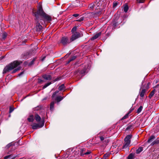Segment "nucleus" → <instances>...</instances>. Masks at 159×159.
<instances>
[{
    "label": "nucleus",
    "instance_id": "nucleus-1",
    "mask_svg": "<svg viewBox=\"0 0 159 159\" xmlns=\"http://www.w3.org/2000/svg\"><path fill=\"white\" fill-rule=\"evenodd\" d=\"M33 14L34 16L35 15H37L38 19H39L40 23L42 24L45 23L46 22H49L52 20L51 17L43 11L41 6L39 7L36 11H33Z\"/></svg>",
    "mask_w": 159,
    "mask_h": 159
},
{
    "label": "nucleus",
    "instance_id": "nucleus-2",
    "mask_svg": "<svg viewBox=\"0 0 159 159\" xmlns=\"http://www.w3.org/2000/svg\"><path fill=\"white\" fill-rule=\"evenodd\" d=\"M101 4L102 2L100 1L98 2H95L93 3L90 5L89 8L91 10H92L94 8H95V12L92 13V16L97 17L101 14L102 9V8H101Z\"/></svg>",
    "mask_w": 159,
    "mask_h": 159
},
{
    "label": "nucleus",
    "instance_id": "nucleus-3",
    "mask_svg": "<svg viewBox=\"0 0 159 159\" xmlns=\"http://www.w3.org/2000/svg\"><path fill=\"white\" fill-rule=\"evenodd\" d=\"M22 62L21 61H15L6 66L4 69L3 73L4 74L8 71L14 69L19 65Z\"/></svg>",
    "mask_w": 159,
    "mask_h": 159
},
{
    "label": "nucleus",
    "instance_id": "nucleus-4",
    "mask_svg": "<svg viewBox=\"0 0 159 159\" xmlns=\"http://www.w3.org/2000/svg\"><path fill=\"white\" fill-rule=\"evenodd\" d=\"M132 136L131 135H127L124 139V144L123 146V148H126L129 146Z\"/></svg>",
    "mask_w": 159,
    "mask_h": 159
},
{
    "label": "nucleus",
    "instance_id": "nucleus-5",
    "mask_svg": "<svg viewBox=\"0 0 159 159\" xmlns=\"http://www.w3.org/2000/svg\"><path fill=\"white\" fill-rule=\"evenodd\" d=\"M35 18L34 19L35 22L36 24V30L38 31H41L42 30V26L40 25V22L39 19H38V16L35 15Z\"/></svg>",
    "mask_w": 159,
    "mask_h": 159
},
{
    "label": "nucleus",
    "instance_id": "nucleus-6",
    "mask_svg": "<svg viewBox=\"0 0 159 159\" xmlns=\"http://www.w3.org/2000/svg\"><path fill=\"white\" fill-rule=\"evenodd\" d=\"M44 125V121H41L39 124L34 123L33 125H31L32 128L33 129H37L38 128L42 127Z\"/></svg>",
    "mask_w": 159,
    "mask_h": 159
},
{
    "label": "nucleus",
    "instance_id": "nucleus-7",
    "mask_svg": "<svg viewBox=\"0 0 159 159\" xmlns=\"http://www.w3.org/2000/svg\"><path fill=\"white\" fill-rule=\"evenodd\" d=\"M72 35L70 39V41H73L81 37V34L79 32H76L72 33Z\"/></svg>",
    "mask_w": 159,
    "mask_h": 159
},
{
    "label": "nucleus",
    "instance_id": "nucleus-8",
    "mask_svg": "<svg viewBox=\"0 0 159 159\" xmlns=\"http://www.w3.org/2000/svg\"><path fill=\"white\" fill-rule=\"evenodd\" d=\"M71 41H70L68 38L66 37H64L62 38L60 43H62L63 45H65L67 44L70 43Z\"/></svg>",
    "mask_w": 159,
    "mask_h": 159
},
{
    "label": "nucleus",
    "instance_id": "nucleus-9",
    "mask_svg": "<svg viewBox=\"0 0 159 159\" xmlns=\"http://www.w3.org/2000/svg\"><path fill=\"white\" fill-rule=\"evenodd\" d=\"M101 32H99L95 35H94V36H93L92 37L91 39V40H94V39H95L98 38L99 36L101 35Z\"/></svg>",
    "mask_w": 159,
    "mask_h": 159
},
{
    "label": "nucleus",
    "instance_id": "nucleus-10",
    "mask_svg": "<svg viewBox=\"0 0 159 159\" xmlns=\"http://www.w3.org/2000/svg\"><path fill=\"white\" fill-rule=\"evenodd\" d=\"M43 78L47 80H49L51 79L52 77L50 75H43Z\"/></svg>",
    "mask_w": 159,
    "mask_h": 159
},
{
    "label": "nucleus",
    "instance_id": "nucleus-11",
    "mask_svg": "<svg viewBox=\"0 0 159 159\" xmlns=\"http://www.w3.org/2000/svg\"><path fill=\"white\" fill-rule=\"evenodd\" d=\"M157 92V91L156 89H154V90H153L151 92L149 95L148 96V97L150 98H152V97H153V96L154 95V94L156 92Z\"/></svg>",
    "mask_w": 159,
    "mask_h": 159
},
{
    "label": "nucleus",
    "instance_id": "nucleus-12",
    "mask_svg": "<svg viewBox=\"0 0 159 159\" xmlns=\"http://www.w3.org/2000/svg\"><path fill=\"white\" fill-rule=\"evenodd\" d=\"M34 118L37 122H41V117L38 114H36L35 115Z\"/></svg>",
    "mask_w": 159,
    "mask_h": 159
},
{
    "label": "nucleus",
    "instance_id": "nucleus-13",
    "mask_svg": "<svg viewBox=\"0 0 159 159\" xmlns=\"http://www.w3.org/2000/svg\"><path fill=\"white\" fill-rule=\"evenodd\" d=\"M146 92V90L145 89H143L140 93V96L141 97H143L144 96Z\"/></svg>",
    "mask_w": 159,
    "mask_h": 159
},
{
    "label": "nucleus",
    "instance_id": "nucleus-14",
    "mask_svg": "<svg viewBox=\"0 0 159 159\" xmlns=\"http://www.w3.org/2000/svg\"><path fill=\"white\" fill-rule=\"evenodd\" d=\"M30 122H32L34 121V116L31 115L30 116V117L27 119Z\"/></svg>",
    "mask_w": 159,
    "mask_h": 159
},
{
    "label": "nucleus",
    "instance_id": "nucleus-15",
    "mask_svg": "<svg viewBox=\"0 0 159 159\" xmlns=\"http://www.w3.org/2000/svg\"><path fill=\"white\" fill-rule=\"evenodd\" d=\"M155 139V137L154 135L151 136L148 140L147 142L150 143L152 142Z\"/></svg>",
    "mask_w": 159,
    "mask_h": 159
},
{
    "label": "nucleus",
    "instance_id": "nucleus-16",
    "mask_svg": "<svg viewBox=\"0 0 159 159\" xmlns=\"http://www.w3.org/2000/svg\"><path fill=\"white\" fill-rule=\"evenodd\" d=\"M63 98V97H62L61 96H58L56 98L55 100H56L57 102H59L62 100Z\"/></svg>",
    "mask_w": 159,
    "mask_h": 159
},
{
    "label": "nucleus",
    "instance_id": "nucleus-17",
    "mask_svg": "<svg viewBox=\"0 0 159 159\" xmlns=\"http://www.w3.org/2000/svg\"><path fill=\"white\" fill-rule=\"evenodd\" d=\"M124 11L126 12L129 9V7L128 5L126 4H125L124 6Z\"/></svg>",
    "mask_w": 159,
    "mask_h": 159
},
{
    "label": "nucleus",
    "instance_id": "nucleus-18",
    "mask_svg": "<svg viewBox=\"0 0 159 159\" xmlns=\"http://www.w3.org/2000/svg\"><path fill=\"white\" fill-rule=\"evenodd\" d=\"M55 102H52L50 103V110L52 111L54 109V106Z\"/></svg>",
    "mask_w": 159,
    "mask_h": 159
},
{
    "label": "nucleus",
    "instance_id": "nucleus-19",
    "mask_svg": "<svg viewBox=\"0 0 159 159\" xmlns=\"http://www.w3.org/2000/svg\"><path fill=\"white\" fill-rule=\"evenodd\" d=\"M143 150V148L142 147H139L136 151L137 154H139Z\"/></svg>",
    "mask_w": 159,
    "mask_h": 159
},
{
    "label": "nucleus",
    "instance_id": "nucleus-20",
    "mask_svg": "<svg viewBox=\"0 0 159 159\" xmlns=\"http://www.w3.org/2000/svg\"><path fill=\"white\" fill-rule=\"evenodd\" d=\"M77 30V27L76 26H74L73 27V28L71 30V32L72 33H74L76 32H76V30Z\"/></svg>",
    "mask_w": 159,
    "mask_h": 159
},
{
    "label": "nucleus",
    "instance_id": "nucleus-21",
    "mask_svg": "<svg viewBox=\"0 0 159 159\" xmlns=\"http://www.w3.org/2000/svg\"><path fill=\"white\" fill-rule=\"evenodd\" d=\"M65 85L64 84H63L60 86L59 87V90L60 91L64 89Z\"/></svg>",
    "mask_w": 159,
    "mask_h": 159
},
{
    "label": "nucleus",
    "instance_id": "nucleus-22",
    "mask_svg": "<svg viewBox=\"0 0 159 159\" xmlns=\"http://www.w3.org/2000/svg\"><path fill=\"white\" fill-rule=\"evenodd\" d=\"M52 84V82H49L48 83H47L46 84H45L44 85L43 87V89H44L45 88H46L50 84Z\"/></svg>",
    "mask_w": 159,
    "mask_h": 159
},
{
    "label": "nucleus",
    "instance_id": "nucleus-23",
    "mask_svg": "<svg viewBox=\"0 0 159 159\" xmlns=\"http://www.w3.org/2000/svg\"><path fill=\"white\" fill-rule=\"evenodd\" d=\"M143 107L142 106H140L139 108L137 109V113H140L142 111V109H143Z\"/></svg>",
    "mask_w": 159,
    "mask_h": 159
},
{
    "label": "nucleus",
    "instance_id": "nucleus-24",
    "mask_svg": "<svg viewBox=\"0 0 159 159\" xmlns=\"http://www.w3.org/2000/svg\"><path fill=\"white\" fill-rule=\"evenodd\" d=\"M134 157V154L131 153L128 156V159H133Z\"/></svg>",
    "mask_w": 159,
    "mask_h": 159
},
{
    "label": "nucleus",
    "instance_id": "nucleus-25",
    "mask_svg": "<svg viewBox=\"0 0 159 159\" xmlns=\"http://www.w3.org/2000/svg\"><path fill=\"white\" fill-rule=\"evenodd\" d=\"M59 92V91H56L52 95V98H54L56 95Z\"/></svg>",
    "mask_w": 159,
    "mask_h": 159
},
{
    "label": "nucleus",
    "instance_id": "nucleus-26",
    "mask_svg": "<svg viewBox=\"0 0 159 159\" xmlns=\"http://www.w3.org/2000/svg\"><path fill=\"white\" fill-rule=\"evenodd\" d=\"M21 69V67H19L17 68L14 69L12 71V73H14L16 72L17 71L20 70Z\"/></svg>",
    "mask_w": 159,
    "mask_h": 159
},
{
    "label": "nucleus",
    "instance_id": "nucleus-27",
    "mask_svg": "<svg viewBox=\"0 0 159 159\" xmlns=\"http://www.w3.org/2000/svg\"><path fill=\"white\" fill-rule=\"evenodd\" d=\"M110 155L109 153H106L103 156V159H106L107 157L109 156Z\"/></svg>",
    "mask_w": 159,
    "mask_h": 159
},
{
    "label": "nucleus",
    "instance_id": "nucleus-28",
    "mask_svg": "<svg viewBox=\"0 0 159 159\" xmlns=\"http://www.w3.org/2000/svg\"><path fill=\"white\" fill-rule=\"evenodd\" d=\"M159 143V141L158 140H155L153 142H152V143L151 144V145H153L155 144H157Z\"/></svg>",
    "mask_w": 159,
    "mask_h": 159
},
{
    "label": "nucleus",
    "instance_id": "nucleus-29",
    "mask_svg": "<svg viewBox=\"0 0 159 159\" xmlns=\"http://www.w3.org/2000/svg\"><path fill=\"white\" fill-rule=\"evenodd\" d=\"M61 79V77H59L56 78L53 81H52V83H53L54 82H56V81H57Z\"/></svg>",
    "mask_w": 159,
    "mask_h": 159
},
{
    "label": "nucleus",
    "instance_id": "nucleus-30",
    "mask_svg": "<svg viewBox=\"0 0 159 159\" xmlns=\"http://www.w3.org/2000/svg\"><path fill=\"white\" fill-rule=\"evenodd\" d=\"M76 58V57L75 56H73L71 58H70V59L69 60V61H68V63H69L71 61L74 60Z\"/></svg>",
    "mask_w": 159,
    "mask_h": 159
},
{
    "label": "nucleus",
    "instance_id": "nucleus-31",
    "mask_svg": "<svg viewBox=\"0 0 159 159\" xmlns=\"http://www.w3.org/2000/svg\"><path fill=\"white\" fill-rule=\"evenodd\" d=\"M84 18L83 17H80L79 19L76 20V21L81 22L84 20Z\"/></svg>",
    "mask_w": 159,
    "mask_h": 159
},
{
    "label": "nucleus",
    "instance_id": "nucleus-32",
    "mask_svg": "<svg viewBox=\"0 0 159 159\" xmlns=\"http://www.w3.org/2000/svg\"><path fill=\"white\" fill-rule=\"evenodd\" d=\"M86 70L85 69H84L83 70H81L80 72V73L81 74L83 75L84 74Z\"/></svg>",
    "mask_w": 159,
    "mask_h": 159
},
{
    "label": "nucleus",
    "instance_id": "nucleus-33",
    "mask_svg": "<svg viewBox=\"0 0 159 159\" xmlns=\"http://www.w3.org/2000/svg\"><path fill=\"white\" fill-rule=\"evenodd\" d=\"M137 2L138 3H143L144 2V0H137Z\"/></svg>",
    "mask_w": 159,
    "mask_h": 159
},
{
    "label": "nucleus",
    "instance_id": "nucleus-34",
    "mask_svg": "<svg viewBox=\"0 0 159 159\" xmlns=\"http://www.w3.org/2000/svg\"><path fill=\"white\" fill-rule=\"evenodd\" d=\"M44 81L40 79H38V82L40 84H42Z\"/></svg>",
    "mask_w": 159,
    "mask_h": 159
},
{
    "label": "nucleus",
    "instance_id": "nucleus-35",
    "mask_svg": "<svg viewBox=\"0 0 159 159\" xmlns=\"http://www.w3.org/2000/svg\"><path fill=\"white\" fill-rule=\"evenodd\" d=\"M90 153H91V152L90 151H88V152H86L84 154H83L82 153H81V155L82 156L84 154H85V155L89 154Z\"/></svg>",
    "mask_w": 159,
    "mask_h": 159
},
{
    "label": "nucleus",
    "instance_id": "nucleus-36",
    "mask_svg": "<svg viewBox=\"0 0 159 159\" xmlns=\"http://www.w3.org/2000/svg\"><path fill=\"white\" fill-rule=\"evenodd\" d=\"M128 116V114H126L125 116L122 117V119H125L127 118Z\"/></svg>",
    "mask_w": 159,
    "mask_h": 159
},
{
    "label": "nucleus",
    "instance_id": "nucleus-37",
    "mask_svg": "<svg viewBox=\"0 0 159 159\" xmlns=\"http://www.w3.org/2000/svg\"><path fill=\"white\" fill-rule=\"evenodd\" d=\"M11 156V155H8V156H5V157H4V159H8V158H9V157H10Z\"/></svg>",
    "mask_w": 159,
    "mask_h": 159
},
{
    "label": "nucleus",
    "instance_id": "nucleus-38",
    "mask_svg": "<svg viewBox=\"0 0 159 159\" xmlns=\"http://www.w3.org/2000/svg\"><path fill=\"white\" fill-rule=\"evenodd\" d=\"M11 145H12V144L11 143H10L8 144H7L6 146V147L7 148H10L11 146Z\"/></svg>",
    "mask_w": 159,
    "mask_h": 159
},
{
    "label": "nucleus",
    "instance_id": "nucleus-39",
    "mask_svg": "<svg viewBox=\"0 0 159 159\" xmlns=\"http://www.w3.org/2000/svg\"><path fill=\"white\" fill-rule=\"evenodd\" d=\"M7 36V34L6 33H4L3 34V39H5Z\"/></svg>",
    "mask_w": 159,
    "mask_h": 159
},
{
    "label": "nucleus",
    "instance_id": "nucleus-40",
    "mask_svg": "<svg viewBox=\"0 0 159 159\" xmlns=\"http://www.w3.org/2000/svg\"><path fill=\"white\" fill-rule=\"evenodd\" d=\"M117 5V3L116 2L114 3L113 4V7H115Z\"/></svg>",
    "mask_w": 159,
    "mask_h": 159
},
{
    "label": "nucleus",
    "instance_id": "nucleus-41",
    "mask_svg": "<svg viewBox=\"0 0 159 159\" xmlns=\"http://www.w3.org/2000/svg\"><path fill=\"white\" fill-rule=\"evenodd\" d=\"M35 60V58H34L32 60V61L30 63V65H31L32 64H33Z\"/></svg>",
    "mask_w": 159,
    "mask_h": 159
},
{
    "label": "nucleus",
    "instance_id": "nucleus-42",
    "mask_svg": "<svg viewBox=\"0 0 159 159\" xmlns=\"http://www.w3.org/2000/svg\"><path fill=\"white\" fill-rule=\"evenodd\" d=\"M79 16V14H74L73 15V16L75 17H76L78 16Z\"/></svg>",
    "mask_w": 159,
    "mask_h": 159
},
{
    "label": "nucleus",
    "instance_id": "nucleus-43",
    "mask_svg": "<svg viewBox=\"0 0 159 159\" xmlns=\"http://www.w3.org/2000/svg\"><path fill=\"white\" fill-rule=\"evenodd\" d=\"M23 74H24V72L23 71L21 72L20 73L18 74V76H21V75H22Z\"/></svg>",
    "mask_w": 159,
    "mask_h": 159
},
{
    "label": "nucleus",
    "instance_id": "nucleus-44",
    "mask_svg": "<svg viewBox=\"0 0 159 159\" xmlns=\"http://www.w3.org/2000/svg\"><path fill=\"white\" fill-rule=\"evenodd\" d=\"M100 138L101 141H103L104 139V138L102 136L100 137Z\"/></svg>",
    "mask_w": 159,
    "mask_h": 159
},
{
    "label": "nucleus",
    "instance_id": "nucleus-45",
    "mask_svg": "<svg viewBox=\"0 0 159 159\" xmlns=\"http://www.w3.org/2000/svg\"><path fill=\"white\" fill-rule=\"evenodd\" d=\"M131 127V126H128L127 128H126V130H129V129H130V128Z\"/></svg>",
    "mask_w": 159,
    "mask_h": 159
},
{
    "label": "nucleus",
    "instance_id": "nucleus-46",
    "mask_svg": "<svg viewBox=\"0 0 159 159\" xmlns=\"http://www.w3.org/2000/svg\"><path fill=\"white\" fill-rule=\"evenodd\" d=\"M13 111V110L11 109V107L10 108V112H11Z\"/></svg>",
    "mask_w": 159,
    "mask_h": 159
},
{
    "label": "nucleus",
    "instance_id": "nucleus-47",
    "mask_svg": "<svg viewBox=\"0 0 159 159\" xmlns=\"http://www.w3.org/2000/svg\"><path fill=\"white\" fill-rule=\"evenodd\" d=\"M144 82V80H143L142 83V86H143V84Z\"/></svg>",
    "mask_w": 159,
    "mask_h": 159
},
{
    "label": "nucleus",
    "instance_id": "nucleus-48",
    "mask_svg": "<svg viewBox=\"0 0 159 159\" xmlns=\"http://www.w3.org/2000/svg\"><path fill=\"white\" fill-rule=\"evenodd\" d=\"M15 157H13V158H11V159H14L15 158Z\"/></svg>",
    "mask_w": 159,
    "mask_h": 159
},
{
    "label": "nucleus",
    "instance_id": "nucleus-49",
    "mask_svg": "<svg viewBox=\"0 0 159 159\" xmlns=\"http://www.w3.org/2000/svg\"><path fill=\"white\" fill-rule=\"evenodd\" d=\"M155 96L157 97V94H155Z\"/></svg>",
    "mask_w": 159,
    "mask_h": 159
},
{
    "label": "nucleus",
    "instance_id": "nucleus-50",
    "mask_svg": "<svg viewBox=\"0 0 159 159\" xmlns=\"http://www.w3.org/2000/svg\"><path fill=\"white\" fill-rule=\"evenodd\" d=\"M45 58V57H44L43 58V59L42 60H43V59Z\"/></svg>",
    "mask_w": 159,
    "mask_h": 159
},
{
    "label": "nucleus",
    "instance_id": "nucleus-51",
    "mask_svg": "<svg viewBox=\"0 0 159 159\" xmlns=\"http://www.w3.org/2000/svg\"><path fill=\"white\" fill-rule=\"evenodd\" d=\"M158 85H157V86H158Z\"/></svg>",
    "mask_w": 159,
    "mask_h": 159
},
{
    "label": "nucleus",
    "instance_id": "nucleus-52",
    "mask_svg": "<svg viewBox=\"0 0 159 159\" xmlns=\"http://www.w3.org/2000/svg\"><path fill=\"white\" fill-rule=\"evenodd\" d=\"M46 99V98H44V99H43L44 100H45Z\"/></svg>",
    "mask_w": 159,
    "mask_h": 159
}]
</instances>
